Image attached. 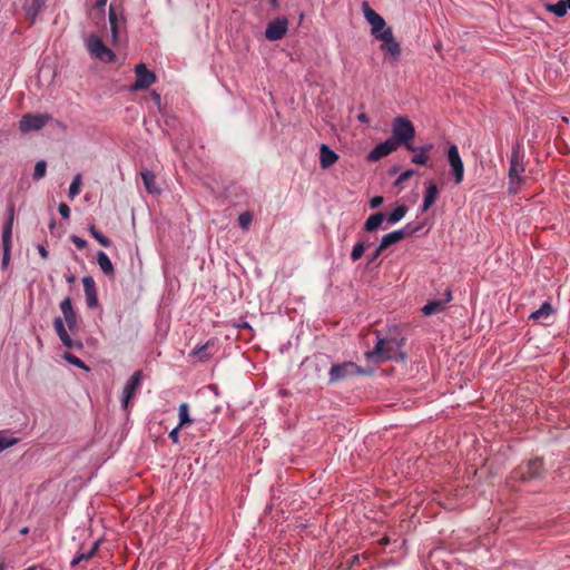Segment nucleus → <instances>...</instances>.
Returning <instances> with one entry per match:
<instances>
[{
  "label": "nucleus",
  "instance_id": "f257e3e1",
  "mask_svg": "<svg viewBox=\"0 0 570 570\" xmlns=\"http://www.w3.org/2000/svg\"><path fill=\"white\" fill-rule=\"evenodd\" d=\"M362 10L365 20L371 24V33L376 39L382 41L380 48L383 52L389 55L394 61L401 58V46L393 35L392 28L386 26L385 20L370 4L364 1Z\"/></svg>",
  "mask_w": 570,
  "mask_h": 570
},
{
  "label": "nucleus",
  "instance_id": "c03bdc74",
  "mask_svg": "<svg viewBox=\"0 0 570 570\" xmlns=\"http://www.w3.org/2000/svg\"><path fill=\"white\" fill-rule=\"evenodd\" d=\"M181 428H178V425H176L170 432H169V439L173 441V443H178L179 442V430Z\"/></svg>",
  "mask_w": 570,
  "mask_h": 570
},
{
  "label": "nucleus",
  "instance_id": "a211bd4d",
  "mask_svg": "<svg viewBox=\"0 0 570 570\" xmlns=\"http://www.w3.org/2000/svg\"><path fill=\"white\" fill-rule=\"evenodd\" d=\"M452 301V291L446 288L442 299H432L422 307V313L426 316L442 312L445 305Z\"/></svg>",
  "mask_w": 570,
  "mask_h": 570
},
{
  "label": "nucleus",
  "instance_id": "aec40b11",
  "mask_svg": "<svg viewBox=\"0 0 570 570\" xmlns=\"http://www.w3.org/2000/svg\"><path fill=\"white\" fill-rule=\"evenodd\" d=\"M433 149L432 144H426L423 146H414L413 149H409L410 151H413L414 155L411 158V163L415 165H426L430 159V151Z\"/></svg>",
  "mask_w": 570,
  "mask_h": 570
},
{
  "label": "nucleus",
  "instance_id": "09e8293b",
  "mask_svg": "<svg viewBox=\"0 0 570 570\" xmlns=\"http://www.w3.org/2000/svg\"><path fill=\"white\" fill-rule=\"evenodd\" d=\"M357 120L362 124H368L370 117L365 112H362L357 116Z\"/></svg>",
  "mask_w": 570,
  "mask_h": 570
},
{
  "label": "nucleus",
  "instance_id": "b1692460",
  "mask_svg": "<svg viewBox=\"0 0 570 570\" xmlns=\"http://www.w3.org/2000/svg\"><path fill=\"white\" fill-rule=\"evenodd\" d=\"M385 219H386V214L383 212L372 214L364 223L363 228L367 233H373L381 227V225L383 224V222Z\"/></svg>",
  "mask_w": 570,
  "mask_h": 570
},
{
  "label": "nucleus",
  "instance_id": "9b49d317",
  "mask_svg": "<svg viewBox=\"0 0 570 570\" xmlns=\"http://www.w3.org/2000/svg\"><path fill=\"white\" fill-rule=\"evenodd\" d=\"M217 351H218V340L216 337H212L204 343L197 344L189 352L188 356L190 358H194L197 362L205 363V362H208Z\"/></svg>",
  "mask_w": 570,
  "mask_h": 570
},
{
  "label": "nucleus",
  "instance_id": "2eb2a0df",
  "mask_svg": "<svg viewBox=\"0 0 570 570\" xmlns=\"http://www.w3.org/2000/svg\"><path fill=\"white\" fill-rule=\"evenodd\" d=\"M142 382V372L136 371L134 374L127 380L125 386L121 392V406L124 410L128 407L129 401L136 395Z\"/></svg>",
  "mask_w": 570,
  "mask_h": 570
},
{
  "label": "nucleus",
  "instance_id": "412c9836",
  "mask_svg": "<svg viewBox=\"0 0 570 570\" xmlns=\"http://www.w3.org/2000/svg\"><path fill=\"white\" fill-rule=\"evenodd\" d=\"M439 195V188L436 184L430 181L426 184V188L423 196V203L420 206L421 213L426 212L430 207L433 206Z\"/></svg>",
  "mask_w": 570,
  "mask_h": 570
},
{
  "label": "nucleus",
  "instance_id": "dca6fc26",
  "mask_svg": "<svg viewBox=\"0 0 570 570\" xmlns=\"http://www.w3.org/2000/svg\"><path fill=\"white\" fill-rule=\"evenodd\" d=\"M288 30V20L286 17H277L268 23L265 30V38L269 41L281 40Z\"/></svg>",
  "mask_w": 570,
  "mask_h": 570
},
{
  "label": "nucleus",
  "instance_id": "0eeeda50",
  "mask_svg": "<svg viewBox=\"0 0 570 570\" xmlns=\"http://www.w3.org/2000/svg\"><path fill=\"white\" fill-rule=\"evenodd\" d=\"M13 216H14V208H13V206H11L9 217L2 228V235H1V238H2L1 267L3 269L8 268L10 259H11V238H12Z\"/></svg>",
  "mask_w": 570,
  "mask_h": 570
},
{
  "label": "nucleus",
  "instance_id": "58836bf2",
  "mask_svg": "<svg viewBox=\"0 0 570 570\" xmlns=\"http://www.w3.org/2000/svg\"><path fill=\"white\" fill-rule=\"evenodd\" d=\"M18 442L17 438H6L4 432L0 431V452L14 445Z\"/></svg>",
  "mask_w": 570,
  "mask_h": 570
},
{
  "label": "nucleus",
  "instance_id": "1a4fd4ad",
  "mask_svg": "<svg viewBox=\"0 0 570 570\" xmlns=\"http://www.w3.org/2000/svg\"><path fill=\"white\" fill-rule=\"evenodd\" d=\"M446 158L449 166L451 168V174L453 176V180L455 185H460L464 178V164L460 156L459 148L456 145H450Z\"/></svg>",
  "mask_w": 570,
  "mask_h": 570
},
{
  "label": "nucleus",
  "instance_id": "c85d7f7f",
  "mask_svg": "<svg viewBox=\"0 0 570 570\" xmlns=\"http://www.w3.org/2000/svg\"><path fill=\"white\" fill-rule=\"evenodd\" d=\"M140 176H141V179H142V183H144V186L146 188V190L149 193V194H155V193H158V188L156 187L155 185V180H156V177H155V174L149 170V169H144L141 173H140Z\"/></svg>",
  "mask_w": 570,
  "mask_h": 570
},
{
  "label": "nucleus",
  "instance_id": "f3484780",
  "mask_svg": "<svg viewBox=\"0 0 570 570\" xmlns=\"http://www.w3.org/2000/svg\"><path fill=\"white\" fill-rule=\"evenodd\" d=\"M399 147L395 142L387 138L384 141L377 144L367 155V160L370 161H379L380 159L389 156L391 153L395 151Z\"/></svg>",
  "mask_w": 570,
  "mask_h": 570
},
{
  "label": "nucleus",
  "instance_id": "ddd939ff",
  "mask_svg": "<svg viewBox=\"0 0 570 570\" xmlns=\"http://www.w3.org/2000/svg\"><path fill=\"white\" fill-rule=\"evenodd\" d=\"M50 119H51V117L49 115L26 114L20 119L19 129L21 132H29L31 130H40L49 122Z\"/></svg>",
  "mask_w": 570,
  "mask_h": 570
},
{
  "label": "nucleus",
  "instance_id": "4be33fe9",
  "mask_svg": "<svg viewBox=\"0 0 570 570\" xmlns=\"http://www.w3.org/2000/svg\"><path fill=\"white\" fill-rule=\"evenodd\" d=\"M338 159V155L330 148L326 144H322L320 147V164L323 169L330 168Z\"/></svg>",
  "mask_w": 570,
  "mask_h": 570
},
{
  "label": "nucleus",
  "instance_id": "39448f33",
  "mask_svg": "<svg viewBox=\"0 0 570 570\" xmlns=\"http://www.w3.org/2000/svg\"><path fill=\"white\" fill-rule=\"evenodd\" d=\"M525 171L524 165V153L522 149V145L517 142L511 150L510 155V166H509V183L511 186H519L523 184V173Z\"/></svg>",
  "mask_w": 570,
  "mask_h": 570
},
{
  "label": "nucleus",
  "instance_id": "473e14b6",
  "mask_svg": "<svg viewBox=\"0 0 570 570\" xmlns=\"http://www.w3.org/2000/svg\"><path fill=\"white\" fill-rule=\"evenodd\" d=\"M360 240L354 245L351 252L352 262H357L362 258L366 247L368 244L363 239V236H360Z\"/></svg>",
  "mask_w": 570,
  "mask_h": 570
},
{
  "label": "nucleus",
  "instance_id": "f03ea898",
  "mask_svg": "<svg viewBox=\"0 0 570 570\" xmlns=\"http://www.w3.org/2000/svg\"><path fill=\"white\" fill-rule=\"evenodd\" d=\"M60 309L63 315V318L56 317L53 321V327L58 337L60 338L62 345L66 348L79 351L82 350L83 344L81 340L72 338L67 331V327L70 332H75L79 327L78 316L76 311L73 309L72 301L69 296L65 297L60 302Z\"/></svg>",
  "mask_w": 570,
  "mask_h": 570
},
{
  "label": "nucleus",
  "instance_id": "8fccbe9b",
  "mask_svg": "<svg viewBox=\"0 0 570 570\" xmlns=\"http://www.w3.org/2000/svg\"><path fill=\"white\" fill-rule=\"evenodd\" d=\"M38 252H39V254H40V256H41L42 258H45V259H46V258H48L49 253H48V250L46 249V247H45V246L39 245V246H38Z\"/></svg>",
  "mask_w": 570,
  "mask_h": 570
},
{
  "label": "nucleus",
  "instance_id": "4c0bfd02",
  "mask_svg": "<svg viewBox=\"0 0 570 570\" xmlns=\"http://www.w3.org/2000/svg\"><path fill=\"white\" fill-rule=\"evenodd\" d=\"M253 220V215L249 212H244L238 216V225L242 229L248 230Z\"/></svg>",
  "mask_w": 570,
  "mask_h": 570
},
{
  "label": "nucleus",
  "instance_id": "ea45409f",
  "mask_svg": "<svg viewBox=\"0 0 570 570\" xmlns=\"http://www.w3.org/2000/svg\"><path fill=\"white\" fill-rule=\"evenodd\" d=\"M70 240L78 249H85L87 247V240L77 235H71Z\"/></svg>",
  "mask_w": 570,
  "mask_h": 570
},
{
  "label": "nucleus",
  "instance_id": "393cba45",
  "mask_svg": "<svg viewBox=\"0 0 570 570\" xmlns=\"http://www.w3.org/2000/svg\"><path fill=\"white\" fill-rule=\"evenodd\" d=\"M97 264L99 265L101 272L106 275V276H109V277H114L115 276V268H114V265L110 261V258L108 257V255L100 250L97 253Z\"/></svg>",
  "mask_w": 570,
  "mask_h": 570
},
{
  "label": "nucleus",
  "instance_id": "6ab92c4d",
  "mask_svg": "<svg viewBox=\"0 0 570 570\" xmlns=\"http://www.w3.org/2000/svg\"><path fill=\"white\" fill-rule=\"evenodd\" d=\"M83 292L86 296L87 306L96 308L99 305L98 293L96 283L92 276L87 275L82 278Z\"/></svg>",
  "mask_w": 570,
  "mask_h": 570
},
{
  "label": "nucleus",
  "instance_id": "72a5a7b5",
  "mask_svg": "<svg viewBox=\"0 0 570 570\" xmlns=\"http://www.w3.org/2000/svg\"><path fill=\"white\" fill-rule=\"evenodd\" d=\"M88 232L101 246H111L112 242L107 236H105L100 230H98L95 225H89Z\"/></svg>",
  "mask_w": 570,
  "mask_h": 570
},
{
  "label": "nucleus",
  "instance_id": "4468645a",
  "mask_svg": "<svg viewBox=\"0 0 570 570\" xmlns=\"http://www.w3.org/2000/svg\"><path fill=\"white\" fill-rule=\"evenodd\" d=\"M401 346V342L396 340L379 338L374 346V353L377 355L380 361H387L396 357L397 350Z\"/></svg>",
  "mask_w": 570,
  "mask_h": 570
},
{
  "label": "nucleus",
  "instance_id": "864d4df0",
  "mask_svg": "<svg viewBox=\"0 0 570 570\" xmlns=\"http://www.w3.org/2000/svg\"><path fill=\"white\" fill-rule=\"evenodd\" d=\"M28 530L29 529L26 527V528L21 529L20 533L26 534V533H28Z\"/></svg>",
  "mask_w": 570,
  "mask_h": 570
},
{
  "label": "nucleus",
  "instance_id": "6e6552de",
  "mask_svg": "<svg viewBox=\"0 0 570 570\" xmlns=\"http://www.w3.org/2000/svg\"><path fill=\"white\" fill-rule=\"evenodd\" d=\"M364 371L354 362L333 364L330 368V383L342 381L346 377L363 374Z\"/></svg>",
  "mask_w": 570,
  "mask_h": 570
},
{
  "label": "nucleus",
  "instance_id": "37998d69",
  "mask_svg": "<svg viewBox=\"0 0 570 570\" xmlns=\"http://www.w3.org/2000/svg\"><path fill=\"white\" fill-rule=\"evenodd\" d=\"M384 199L382 196H374L370 199V207L372 209L379 208L383 204Z\"/></svg>",
  "mask_w": 570,
  "mask_h": 570
},
{
  "label": "nucleus",
  "instance_id": "3c124183",
  "mask_svg": "<svg viewBox=\"0 0 570 570\" xmlns=\"http://www.w3.org/2000/svg\"><path fill=\"white\" fill-rule=\"evenodd\" d=\"M65 278L68 284H73L76 282V276L70 272L65 274Z\"/></svg>",
  "mask_w": 570,
  "mask_h": 570
},
{
  "label": "nucleus",
  "instance_id": "a18cd8bd",
  "mask_svg": "<svg viewBox=\"0 0 570 570\" xmlns=\"http://www.w3.org/2000/svg\"><path fill=\"white\" fill-rule=\"evenodd\" d=\"M384 249H380V245L376 247V249L371 254L368 263L375 262L380 255L383 253Z\"/></svg>",
  "mask_w": 570,
  "mask_h": 570
},
{
  "label": "nucleus",
  "instance_id": "20e7f679",
  "mask_svg": "<svg viewBox=\"0 0 570 570\" xmlns=\"http://www.w3.org/2000/svg\"><path fill=\"white\" fill-rule=\"evenodd\" d=\"M415 128L407 117L399 116L392 122V136L390 137L399 147L403 145L406 149H413Z\"/></svg>",
  "mask_w": 570,
  "mask_h": 570
},
{
  "label": "nucleus",
  "instance_id": "5701e85b",
  "mask_svg": "<svg viewBox=\"0 0 570 570\" xmlns=\"http://www.w3.org/2000/svg\"><path fill=\"white\" fill-rule=\"evenodd\" d=\"M100 543H101V539H98L96 540L92 546L90 547V549L88 551H85V552H77L71 561H70V566L73 568L76 566H78L80 562L82 561H88L90 560L99 550V547H100Z\"/></svg>",
  "mask_w": 570,
  "mask_h": 570
},
{
  "label": "nucleus",
  "instance_id": "c9c22d12",
  "mask_svg": "<svg viewBox=\"0 0 570 570\" xmlns=\"http://www.w3.org/2000/svg\"><path fill=\"white\" fill-rule=\"evenodd\" d=\"M46 171H47V163L45 160L37 161L35 165L33 175H32L33 179L40 180L41 178H43L46 176Z\"/></svg>",
  "mask_w": 570,
  "mask_h": 570
},
{
  "label": "nucleus",
  "instance_id": "423d86ee",
  "mask_svg": "<svg viewBox=\"0 0 570 570\" xmlns=\"http://www.w3.org/2000/svg\"><path fill=\"white\" fill-rule=\"evenodd\" d=\"M86 46L88 51L101 61L114 62L116 60V53L95 33L88 36Z\"/></svg>",
  "mask_w": 570,
  "mask_h": 570
},
{
  "label": "nucleus",
  "instance_id": "de8ad7c7",
  "mask_svg": "<svg viewBox=\"0 0 570 570\" xmlns=\"http://www.w3.org/2000/svg\"><path fill=\"white\" fill-rule=\"evenodd\" d=\"M151 98L155 101V104L158 106V108L160 109V106H161V97H160V95L156 90H153Z\"/></svg>",
  "mask_w": 570,
  "mask_h": 570
},
{
  "label": "nucleus",
  "instance_id": "a878e982",
  "mask_svg": "<svg viewBox=\"0 0 570 570\" xmlns=\"http://www.w3.org/2000/svg\"><path fill=\"white\" fill-rule=\"evenodd\" d=\"M47 0H32L31 3L24 6L27 17L35 22L39 13L43 10Z\"/></svg>",
  "mask_w": 570,
  "mask_h": 570
},
{
  "label": "nucleus",
  "instance_id": "f8f14e48",
  "mask_svg": "<svg viewBox=\"0 0 570 570\" xmlns=\"http://www.w3.org/2000/svg\"><path fill=\"white\" fill-rule=\"evenodd\" d=\"M421 227V225H414L413 223H409L403 228L393 230L384 235L380 242V249H386L387 247L399 243L406 236L416 233Z\"/></svg>",
  "mask_w": 570,
  "mask_h": 570
},
{
  "label": "nucleus",
  "instance_id": "9d476101",
  "mask_svg": "<svg viewBox=\"0 0 570 570\" xmlns=\"http://www.w3.org/2000/svg\"><path fill=\"white\" fill-rule=\"evenodd\" d=\"M136 80L129 87L130 91H137L149 88L156 82V73L147 68L142 62L135 67Z\"/></svg>",
  "mask_w": 570,
  "mask_h": 570
},
{
  "label": "nucleus",
  "instance_id": "49530a36",
  "mask_svg": "<svg viewBox=\"0 0 570 570\" xmlns=\"http://www.w3.org/2000/svg\"><path fill=\"white\" fill-rule=\"evenodd\" d=\"M107 1L108 0H95L94 8L100 10L104 13Z\"/></svg>",
  "mask_w": 570,
  "mask_h": 570
},
{
  "label": "nucleus",
  "instance_id": "6e6d98bb",
  "mask_svg": "<svg viewBox=\"0 0 570 570\" xmlns=\"http://www.w3.org/2000/svg\"><path fill=\"white\" fill-rule=\"evenodd\" d=\"M6 569V566L2 561H0V570H4Z\"/></svg>",
  "mask_w": 570,
  "mask_h": 570
},
{
  "label": "nucleus",
  "instance_id": "5fc2aeb1",
  "mask_svg": "<svg viewBox=\"0 0 570 570\" xmlns=\"http://www.w3.org/2000/svg\"><path fill=\"white\" fill-rule=\"evenodd\" d=\"M55 225H56L55 220H51L49 224L50 229H52L55 227Z\"/></svg>",
  "mask_w": 570,
  "mask_h": 570
},
{
  "label": "nucleus",
  "instance_id": "a19ab883",
  "mask_svg": "<svg viewBox=\"0 0 570 570\" xmlns=\"http://www.w3.org/2000/svg\"><path fill=\"white\" fill-rule=\"evenodd\" d=\"M415 174L414 169H406L403 171L395 180V185H400L407 180L410 177H412Z\"/></svg>",
  "mask_w": 570,
  "mask_h": 570
},
{
  "label": "nucleus",
  "instance_id": "bb28decb",
  "mask_svg": "<svg viewBox=\"0 0 570 570\" xmlns=\"http://www.w3.org/2000/svg\"><path fill=\"white\" fill-rule=\"evenodd\" d=\"M547 10L557 17H564L570 10V0H559L556 3L547 4Z\"/></svg>",
  "mask_w": 570,
  "mask_h": 570
},
{
  "label": "nucleus",
  "instance_id": "7c9ffc66",
  "mask_svg": "<svg viewBox=\"0 0 570 570\" xmlns=\"http://www.w3.org/2000/svg\"><path fill=\"white\" fill-rule=\"evenodd\" d=\"M406 213L407 207L403 204L399 205L386 216V220L389 224H396L404 218Z\"/></svg>",
  "mask_w": 570,
  "mask_h": 570
},
{
  "label": "nucleus",
  "instance_id": "cd10ccee",
  "mask_svg": "<svg viewBox=\"0 0 570 570\" xmlns=\"http://www.w3.org/2000/svg\"><path fill=\"white\" fill-rule=\"evenodd\" d=\"M553 314V308L550 302H543L542 305L529 316L530 320L540 321L548 318Z\"/></svg>",
  "mask_w": 570,
  "mask_h": 570
},
{
  "label": "nucleus",
  "instance_id": "2f4dec72",
  "mask_svg": "<svg viewBox=\"0 0 570 570\" xmlns=\"http://www.w3.org/2000/svg\"><path fill=\"white\" fill-rule=\"evenodd\" d=\"M109 24L111 37L116 41L119 35V19L112 6L109 7Z\"/></svg>",
  "mask_w": 570,
  "mask_h": 570
},
{
  "label": "nucleus",
  "instance_id": "e433bc0d",
  "mask_svg": "<svg viewBox=\"0 0 570 570\" xmlns=\"http://www.w3.org/2000/svg\"><path fill=\"white\" fill-rule=\"evenodd\" d=\"M80 185H81V175L80 174H77L70 186H69V197L70 198H75L79 193H80Z\"/></svg>",
  "mask_w": 570,
  "mask_h": 570
},
{
  "label": "nucleus",
  "instance_id": "603ef678",
  "mask_svg": "<svg viewBox=\"0 0 570 570\" xmlns=\"http://www.w3.org/2000/svg\"><path fill=\"white\" fill-rule=\"evenodd\" d=\"M271 6L275 9L278 6L277 0H269Z\"/></svg>",
  "mask_w": 570,
  "mask_h": 570
},
{
  "label": "nucleus",
  "instance_id": "f704fd0d",
  "mask_svg": "<svg viewBox=\"0 0 570 570\" xmlns=\"http://www.w3.org/2000/svg\"><path fill=\"white\" fill-rule=\"evenodd\" d=\"M63 358L71 365H75L81 370L90 371L89 366H87L79 357L71 353H65Z\"/></svg>",
  "mask_w": 570,
  "mask_h": 570
},
{
  "label": "nucleus",
  "instance_id": "79ce46f5",
  "mask_svg": "<svg viewBox=\"0 0 570 570\" xmlns=\"http://www.w3.org/2000/svg\"><path fill=\"white\" fill-rule=\"evenodd\" d=\"M58 212L63 219L68 220L70 218V207L66 203L59 204Z\"/></svg>",
  "mask_w": 570,
  "mask_h": 570
},
{
  "label": "nucleus",
  "instance_id": "c756f323",
  "mask_svg": "<svg viewBox=\"0 0 570 570\" xmlns=\"http://www.w3.org/2000/svg\"><path fill=\"white\" fill-rule=\"evenodd\" d=\"M178 428H184L193 423V419L189 415V405L188 403H181L178 407Z\"/></svg>",
  "mask_w": 570,
  "mask_h": 570
},
{
  "label": "nucleus",
  "instance_id": "7ed1b4c3",
  "mask_svg": "<svg viewBox=\"0 0 570 570\" xmlns=\"http://www.w3.org/2000/svg\"><path fill=\"white\" fill-rule=\"evenodd\" d=\"M544 463L542 459L535 458L518 465L510 474L511 481L530 483L544 476Z\"/></svg>",
  "mask_w": 570,
  "mask_h": 570
}]
</instances>
